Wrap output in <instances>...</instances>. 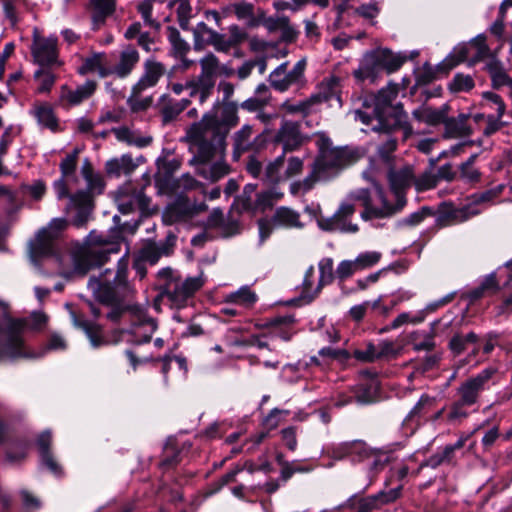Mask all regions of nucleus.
I'll use <instances>...</instances> for the list:
<instances>
[{"label":"nucleus","instance_id":"nucleus-7","mask_svg":"<svg viewBox=\"0 0 512 512\" xmlns=\"http://www.w3.org/2000/svg\"><path fill=\"white\" fill-rule=\"evenodd\" d=\"M199 63L201 73L186 81L185 87L189 91V97L197 98L199 103L203 104L213 94L220 62L214 54L209 53Z\"/></svg>","mask_w":512,"mask_h":512},{"label":"nucleus","instance_id":"nucleus-57","mask_svg":"<svg viewBox=\"0 0 512 512\" xmlns=\"http://www.w3.org/2000/svg\"><path fill=\"white\" fill-rule=\"evenodd\" d=\"M387 462H388V456L386 454H383L376 450H372L371 458L367 457L364 464H365V467H366L369 475H371V474H376L377 472L382 470L385 467Z\"/></svg>","mask_w":512,"mask_h":512},{"label":"nucleus","instance_id":"nucleus-19","mask_svg":"<svg viewBox=\"0 0 512 512\" xmlns=\"http://www.w3.org/2000/svg\"><path fill=\"white\" fill-rule=\"evenodd\" d=\"M116 202L122 214H130L135 211L144 214L148 211L150 199L144 194L143 189L127 184L119 189Z\"/></svg>","mask_w":512,"mask_h":512},{"label":"nucleus","instance_id":"nucleus-15","mask_svg":"<svg viewBox=\"0 0 512 512\" xmlns=\"http://www.w3.org/2000/svg\"><path fill=\"white\" fill-rule=\"evenodd\" d=\"M202 285L203 279L200 276L188 277L185 280L170 279L164 286L162 296L167 298L172 306L180 308Z\"/></svg>","mask_w":512,"mask_h":512},{"label":"nucleus","instance_id":"nucleus-4","mask_svg":"<svg viewBox=\"0 0 512 512\" xmlns=\"http://www.w3.org/2000/svg\"><path fill=\"white\" fill-rule=\"evenodd\" d=\"M398 95V85L389 84L382 88L376 95L365 99L363 106L369 108L368 101L373 103L371 112L356 110L355 118L367 126H371L372 131H390L401 129L404 137L412 133V127L408 123V116L402 106H393L392 101Z\"/></svg>","mask_w":512,"mask_h":512},{"label":"nucleus","instance_id":"nucleus-28","mask_svg":"<svg viewBox=\"0 0 512 512\" xmlns=\"http://www.w3.org/2000/svg\"><path fill=\"white\" fill-rule=\"evenodd\" d=\"M341 78L336 75L325 77L318 85L317 93L311 95L319 104L336 99L340 102Z\"/></svg>","mask_w":512,"mask_h":512},{"label":"nucleus","instance_id":"nucleus-34","mask_svg":"<svg viewBox=\"0 0 512 512\" xmlns=\"http://www.w3.org/2000/svg\"><path fill=\"white\" fill-rule=\"evenodd\" d=\"M71 317L74 326L81 328L85 332L91 345L94 348H98L106 343L103 337L102 329L99 325L79 318L74 312H71Z\"/></svg>","mask_w":512,"mask_h":512},{"label":"nucleus","instance_id":"nucleus-55","mask_svg":"<svg viewBox=\"0 0 512 512\" xmlns=\"http://www.w3.org/2000/svg\"><path fill=\"white\" fill-rule=\"evenodd\" d=\"M350 441L331 443L323 448V453L334 460L349 459Z\"/></svg>","mask_w":512,"mask_h":512},{"label":"nucleus","instance_id":"nucleus-46","mask_svg":"<svg viewBox=\"0 0 512 512\" xmlns=\"http://www.w3.org/2000/svg\"><path fill=\"white\" fill-rule=\"evenodd\" d=\"M314 105H316L315 98L310 96L308 99L298 102L286 100L282 103L281 109L289 114H299L305 116L311 113Z\"/></svg>","mask_w":512,"mask_h":512},{"label":"nucleus","instance_id":"nucleus-30","mask_svg":"<svg viewBox=\"0 0 512 512\" xmlns=\"http://www.w3.org/2000/svg\"><path fill=\"white\" fill-rule=\"evenodd\" d=\"M469 116L467 114H459L457 117H445L443 122L445 126L444 136L446 138H464L472 133V129L468 124Z\"/></svg>","mask_w":512,"mask_h":512},{"label":"nucleus","instance_id":"nucleus-63","mask_svg":"<svg viewBox=\"0 0 512 512\" xmlns=\"http://www.w3.org/2000/svg\"><path fill=\"white\" fill-rule=\"evenodd\" d=\"M34 78L39 80V93L49 92L56 80L54 74L49 71H45L42 68L35 71Z\"/></svg>","mask_w":512,"mask_h":512},{"label":"nucleus","instance_id":"nucleus-10","mask_svg":"<svg viewBox=\"0 0 512 512\" xmlns=\"http://www.w3.org/2000/svg\"><path fill=\"white\" fill-rule=\"evenodd\" d=\"M306 65L305 58L300 59L290 71H287V62L280 64L269 75L271 87L278 92H285L292 86H303L305 83Z\"/></svg>","mask_w":512,"mask_h":512},{"label":"nucleus","instance_id":"nucleus-23","mask_svg":"<svg viewBox=\"0 0 512 512\" xmlns=\"http://www.w3.org/2000/svg\"><path fill=\"white\" fill-rule=\"evenodd\" d=\"M96 88L97 83L93 80H87L84 84L77 86L75 89L63 85L60 89L59 100L61 104L65 106H77L89 99L95 93Z\"/></svg>","mask_w":512,"mask_h":512},{"label":"nucleus","instance_id":"nucleus-1","mask_svg":"<svg viewBox=\"0 0 512 512\" xmlns=\"http://www.w3.org/2000/svg\"><path fill=\"white\" fill-rule=\"evenodd\" d=\"M67 222L63 218H54L47 228L42 229L30 244V255L35 264L55 266L56 272L66 275L68 272L86 274L93 266L107 261L108 254L118 253L119 245L106 243L102 236L90 234L89 247L75 246L68 254H63L54 237L62 231Z\"/></svg>","mask_w":512,"mask_h":512},{"label":"nucleus","instance_id":"nucleus-59","mask_svg":"<svg viewBox=\"0 0 512 512\" xmlns=\"http://www.w3.org/2000/svg\"><path fill=\"white\" fill-rule=\"evenodd\" d=\"M474 87V80L469 75L456 74L449 84L452 92H468Z\"/></svg>","mask_w":512,"mask_h":512},{"label":"nucleus","instance_id":"nucleus-49","mask_svg":"<svg viewBox=\"0 0 512 512\" xmlns=\"http://www.w3.org/2000/svg\"><path fill=\"white\" fill-rule=\"evenodd\" d=\"M349 460L353 463H365L367 457L371 458L372 449L362 440L350 441Z\"/></svg>","mask_w":512,"mask_h":512},{"label":"nucleus","instance_id":"nucleus-14","mask_svg":"<svg viewBox=\"0 0 512 512\" xmlns=\"http://www.w3.org/2000/svg\"><path fill=\"white\" fill-rule=\"evenodd\" d=\"M490 48L486 43L484 34L477 35L469 44L460 45L454 48L450 57L447 59L448 65L454 67L460 62L470 61L475 63L486 58H491Z\"/></svg>","mask_w":512,"mask_h":512},{"label":"nucleus","instance_id":"nucleus-45","mask_svg":"<svg viewBox=\"0 0 512 512\" xmlns=\"http://www.w3.org/2000/svg\"><path fill=\"white\" fill-rule=\"evenodd\" d=\"M380 61H382L383 69L388 73L397 71L405 62V57L394 54L389 49H378Z\"/></svg>","mask_w":512,"mask_h":512},{"label":"nucleus","instance_id":"nucleus-25","mask_svg":"<svg viewBox=\"0 0 512 512\" xmlns=\"http://www.w3.org/2000/svg\"><path fill=\"white\" fill-rule=\"evenodd\" d=\"M382 61L378 54V49L367 52L357 70L354 71V77L360 81L369 80L375 82L379 74L383 71Z\"/></svg>","mask_w":512,"mask_h":512},{"label":"nucleus","instance_id":"nucleus-38","mask_svg":"<svg viewBox=\"0 0 512 512\" xmlns=\"http://www.w3.org/2000/svg\"><path fill=\"white\" fill-rule=\"evenodd\" d=\"M112 132L117 140L139 148L146 147L152 142V138L150 136L140 135L127 127L114 128L112 129Z\"/></svg>","mask_w":512,"mask_h":512},{"label":"nucleus","instance_id":"nucleus-51","mask_svg":"<svg viewBox=\"0 0 512 512\" xmlns=\"http://www.w3.org/2000/svg\"><path fill=\"white\" fill-rule=\"evenodd\" d=\"M256 300V294L248 286H243L236 292L230 293L227 296V302L245 307L254 304Z\"/></svg>","mask_w":512,"mask_h":512},{"label":"nucleus","instance_id":"nucleus-16","mask_svg":"<svg viewBox=\"0 0 512 512\" xmlns=\"http://www.w3.org/2000/svg\"><path fill=\"white\" fill-rule=\"evenodd\" d=\"M402 487V484L399 483L396 487L388 491H380L375 495L367 497L353 495L347 500L345 506L354 512H372L398 499L401 495Z\"/></svg>","mask_w":512,"mask_h":512},{"label":"nucleus","instance_id":"nucleus-50","mask_svg":"<svg viewBox=\"0 0 512 512\" xmlns=\"http://www.w3.org/2000/svg\"><path fill=\"white\" fill-rule=\"evenodd\" d=\"M282 194L277 193L273 190H267L261 193L256 194V199L253 202V206L249 211L261 210L264 211L267 208H270L281 198Z\"/></svg>","mask_w":512,"mask_h":512},{"label":"nucleus","instance_id":"nucleus-12","mask_svg":"<svg viewBox=\"0 0 512 512\" xmlns=\"http://www.w3.org/2000/svg\"><path fill=\"white\" fill-rule=\"evenodd\" d=\"M31 54L34 62L44 67L61 66L59 59L58 38L55 35L41 36L36 30L33 34Z\"/></svg>","mask_w":512,"mask_h":512},{"label":"nucleus","instance_id":"nucleus-54","mask_svg":"<svg viewBox=\"0 0 512 512\" xmlns=\"http://www.w3.org/2000/svg\"><path fill=\"white\" fill-rule=\"evenodd\" d=\"M509 8H512V0H504L499 7V14L497 19L490 26V32L499 40H502L503 38L504 21L506 18V12Z\"/></svg>","mask_w":512,"mask_h":512},{"label":"nucleus","instance_id":"nucleus-60","mask_svg":"<svg viewBox=\"0 0 512 512\" xmlns=\"http://www.w3.org/2000/svg\"><path fill=\"white\" fill-rule=\"evenodd\" d=\"M433 210L429 207H422L416 212L411 213L409 216L399 221V225L417 226L424 221L427 217L433 216Z\"/></svg>","mask_w":512,"mask_h":512},{"label":"nucleus","instance_id":"nucleus-64","mask_svg":"<svg viewBox=\"0 0 512 512\" xmlns=\"http://www.w3.org/2000/svg\"><path fill=\"white\" fill-rule=\"evenodd\" d=\"M467 404L462 403L460 399H457L450 407L447 413V419L451 423L460 422L468 416Z\"/></svg>","mask_w":512,"mask_h":512},{"label":"nucleus","instance_id":"nucleus-44","mask_svg":"<svg viewBox=\"0 0 512 512\" xmlns=\"http://www.w3.org/2000/svg\"><path fill=\"white\" fill-rule=\"evenodd\" d=\"M284 160H285V154L282 153L280 156H278L273 161L269 162L265 169V179L269 183H279L281 181H285L284 178Z\"/></svg>","mask_w":512,"mask_h":512},{"label":"nucleus","instance_id":"nucleus-29","mask_svg":"<svg viewBox=\"0 0 512 512\" xmlns=\"http://www.w3.org/2000/svg\"><path fill=\"white\" fill-rule=\"evenodd\" d=\"M139 62V53L133 47H127L121 51L119 62L116 65L111 63V75L118 78L127 77Z\"/></svg>","mask_w":512,"mask_h":512},{"label":"nucleus","instance_id":"nucleus-8","mask_svg":"<svg viewBox=\"0 0 512 512\" xmlns=\"http://www.w3.org/2000/svg\"><path fill=\"white\" fill-rule=\"evenodd\" d=\"M164 66L156 61L147 60L144 64V72L138 82L132 87L129 102L135 110H144L150 106L152 99L146 97L139 100L140 95L147 89L154 87L164 75Z\"/></svg>","mask_w":512,"mask_h":512},{"label":"nucleus","instance_id":"nucleus-32","mask_svg":"<svg viewBox=\"0 0 512 512\" xmlns=\"http://www.w3.org/2000/svg\"><path fill=\"white\" fill-rule=\"evenodd\" d=\"M128 310L135 316L137 320L136 327L144 328V335L141 340H137V343H146L151 340L152 334L157 329V324L154 319L148 317L146 313V309L141 305H131L128 306Z\"/></svg>","mask_w":512,"mask_h":512},{"label":"nucleus","instance_id":"nucleus-36","mask_svg":"<svg viewBox=\"0 0 512 512\" xmlns=\"http://www.w3.org/2000/svg\"><path fill=\"white\" fill-rule=\"evenodd\" d=\"M224 14L233 12L238 20L244 21L248 27H255L258 25V20L254 14V5L249 2L233 3L223 10Z\"/></svg>","mask_w":512,"mask_h":512},{"label":"nucleus","instance_id":"nucleus-20","mask_svg":"<svg viewBox=\"0 0 512 512\" xmlns=\"http://www.w3.org/2000/svg\"><path fill=\"white\" fill-rule=\"evenodd\" d=\"M306 140L300 124L293 121H283L274 136V143L282 145L284 154L299 149Z\"/></svg>","mask_w":512,"mask_h":512},{"label":"nucleus","instance_id":"nucleus-17","mask_svg":"<svg viewBox=\"0 0 512 512\" xmlns=\"http://www.w3.org/2000/svg\"><path fill=\"white\" fill-rule=\"evenodd\" d=\"M205 210H207V205L204 202L191 204L187 197L180 195L165 208L162 219L165 224L173 225L188 221Z\"/></svg>","mask_w":512,"mask_h":512},{"label":"nucleus","instance_id":"nucleus-37","mask_svg":"<svg viewBox=\"0 0 512 512\" xmlns=\"http://www.w3.org/2000/svg\"><path fill=\"white\" fill-rule=\"evenodd\" d=\"M447 114L446 106L440 109H435L429 106H422L413 111V117L419 122H424L429 125H438L445 121Z\"/></svg>","mask_w":512,"mask_h":512},{"label":"nucleus","instance_id":"nucleus-27","mask_svg":"<svg viewBox=\"0 0 512 512\" xmlns=\"http://www.w3.org/2000/svg\"><path fill=\"white\" fill-rule=\"evenodd\" d=\"M191 101L189 98L175 99L170 95L164 94L161 96L158 107L159 112L164 123H169L175 120L189 105Z\"/></svg>","mask_w":512,"mask_h":512},{"label":"nucleus","instance_id":"nucleus-47","mask_svg":"<svg viewBox=\"0 0 512 512\" xmlns=\"http://www.w3.org/2000/svg\"><path fill=\"white\" fill-rule=\"evenodd\" d=\"M314 266L311 265L305 272L304 280L302 282V290H301V299L306 303H311L314 299H316L321 292L316 293V287L313 288L314 282Z\"/></svg>","mask_w":512,"mask_h":512},{"label":"nucleus","instance_id":"nucleus-42","mask_svg":"<svg viewBox=\"0 0 512 512\" xmlns=\"http://www.w3.org/2000/svg\"><path fill=\"white\" fill-rule=\"evenodd\" d=\"M319 279L316 285V293L321 292L323 287L329 285L336 278L334 262L330 257L322 258L318 262Z\"/></svg>","mask_w":512,"mask_h":512},{"label":"nucleus","instance_id":"nucleus-40","mask_svg":"<svg viewBox=\"0 0 512 512\" xmlns=\"http://www.w3.org/2000/svg\"><path fill=\"white\" fill-rule=\"evenodd\" d=\"M31 113L37 119L39 125L45 128H49L53 131L57 129L58 121L54 115L52 107L49 104L42 103L35 105Z\"/></svg>","mask_w":512,"mask_h":512},{"label":"nucleus","instance_id":"nucleus-5","mask_svg":"<svg viewBox=\"0 0 512 512\" xmlns=\"http://www.w3.org/2000/svg\"><path fill=\"white\" fill-rule=\"evenodd\" d=\"M88 289L98 301L112 306V309L106 315L107 319L112 322L119 321L124 310L118 306V303L129 292L127 261L122 258L118 261L116 271L106 269L99 277L90 278Z\"/></svg>","mask_w":512,"mask_h":512},{"label":"nucleus","instance_id":"nucleus-31","mask_svg":"<svg viewBox=\"0 0 512 512\" xmlns=\"http://www.w3.org/2000/svg\"><path fill=\"white\" fill-rule=\"evenodd\" d=\"M52 442V435L50 431H44L37 439V445L39 447L41 462L55 475L61 474V467L53 458L50 451V445Z\"/></svg>","mask_w":512,"mask_h":512},{"label":"nucleus","instance_id":"nucleus-6","mask_svg":"<svg viewBox=\"0 0 512 512\" xmlns=\"http://www.w3.org/2000/svg\"><path fill=\"white\" fill-rule=\"evenodd\" d=\"M357 160V153L348 147H332L329 139H322L319 155L312 171L320 181L335 176L341 169Z\"/></svg>","mask_w":512,"mask_h":512},{"label":"nucleus","instance_id":"nucleus-61","mask_svg":"<svg viewBox=\"0 0 512 512\" xmlns=\"http://www.w3.org/2000/svg\"><path fill=\"white\" fill-rule=\"evenodd\" d=\"M317 181H320V180L317 178V176L314 174V172L311 171V173L306 178H304L302 181H295V182L291 183L290 192L293 195H297L300 193H306L313 188V186L315 185V183Z\"/></svg>","mask_w":512,"mask_h":512},{"label":"nucleus","instance_id":"nucleus-22","mask_svg":"<svg viewBox=\"0 0 512 512\" xmlns=\"http://www.w3.org/2000/svg\"><path fill=\"white\" fill-rule=\"evenodd\" d=\"M77 72L80 75L96 73L100 78L111 75V56L105 52H93L82 59Z\"/></svg>","mask_w":512,"mask_h":512},{"label":"nucleus","instance_id":"nucleus-26","mask_svg":"<svg viewBox=\"0 0 512 512\" xmlns=\"http://www.w3.org/2000/svg\"><path fill=\"white\" fill-rule=\"evenodd\" d=\"M20 337L21 342L23 345V355L16 356L13 360L19 359V358H26V359H34V358H40L45 355L48 351H65L68 347L67 340L64 338L63 335L57 332H53L50 334V336L47 339L46 345L39 351V352H33L30 351L28 346L26 345L23 337H22V325L20 324Z\"/></svg>","mask_w":512,"mask_h":512},{"label":"nucleus","instance_id":"nucleus-13","mask_svg":"<svg viewBox=\"0 0 512 512\" xmlns=\"http://www.w3.org/2000/svg\"><path fill=\"white\" fill-rule=\"evenodd\" d=\"M497 196L495 190H487L485 192L474 194L471 196L469 202L458 208H450L444 211L448 224H455L467 221L468 219L479 215L484 210V205L491 203Z\"/></svg>","mask_w":512,"mask_h":512},{"label":"nucleus","instance_id":"nucleus-21","mask_svg":"<svg viewBox=\"0 0 512 512\" xmlns=\"http://www.w3.org/2000/svg\"><path fill=\"white\" fill-rule=\"evenodd\" d=\"M67 212L75 211L71 222L76 227H83L89 220L92 212V200L87 191H78L70 196L66 207Z\"/></svg>","mask_w":512,"mask_h":512},{"label":"nucleus","instance_id":"nucleus-43","mask_svg":"<svg viewBox=\"0 0 512 512\" xmlns=\"http://www.w3.org/2000/svg\"><path fill=\"white\" fill-rule=\"evenodd\" d=\"M90 6L94 10L93 22L95 24L103 23L107 16L115 10L114 0H90Z\"/></svg>","mask_w":512,"mask_h":512},{"label":"nucleus","instance_id":"nucleus-58","mask_svg":"<svg viewBox=\"0 0 512 512\" xmlns=\"http://www.w3.org/2000/svg\"><path fill=\"white\" fill-rule=\"evenodd\" d=\"M169 41L172 46L173 54L177 58H182L190 50L189 44L181 38L180 33L176 29L170 30Z\"/></svg>","mask_w":512,"mask_h":512},{"label":"nucleus","instance_id":"nucleus-35","mask_svg":"<svg viewBox=\"0 0 512 512\" xmlns=\"http://www.w3.org/2000/svg\"><path fill=\"white\" fill-rule=\"evenodd\" d=\"M486 69L491 77L493 87L500 88L508 86L512 88V78L507 75L502 63L496 58V56H492L488 60L486 63Z\"/></svg>","mask_w":512,"mask_h":512},{"label":"nucleus","instance_id":"nucleus-56","mask_svg":"<svg viewBox=\"0 0 512 512\" xmlns=\"http://www.w3.org/2000/svg\"><path fill=\"white\" fill-rule=\"evenodd\" d=\"M381 259V253L377 251H366L360 253L353 261L357 271H362L376 265Z\"/></svg>","mask_w":512,"mask_h":512},{"label":"nucleus","instance_id":"nucleus-33","mask_svg":"<svg viewBox=\"0 0 512 512\" xmlns=\"http://www.w3.org/2000/svg\"><path fill=\"white\" fill-rule=\"evenodd\" d=\"M434 398L427 395L420 397L419 401L415 404L412 410L408 413L403 421V425L414 430L420 425V419L426 415L430 408L434 405Z\"/></svg>","mask_w":512,"mask_h":512},{"label":"nucleus","instance_id":"nucleus-18","mask_svg":"<svg viewBox=\"0 0 512 512\" xmlns=\"http://www.w3.org/2000/svg\"><path fill=\"white\" fill-rule=\"evenodd\" d=\"M355 213V207L350 203H343L331 217H321L317 220L320 229L329 232L356 233L358 225L353 224L350 218Z\"/></svg>","mask_w":512,"mask_h":512},{"label":"nucleus","instance_id":"nucleus-2","mask_svg":"<svg viewBox=\"0 0 512 512\" xmlns=\"http://www.w3.org/2000/svg\"><path fill=\"white\" fill-rule=\"evenodd\" d=\"M219 116L216 112L205 114L199 123L192 127L199 140L198 151L190 161L196 164L197 173L204 179L216 182L230 172V167L220 156L215 157L216 145H221L228 131L237 125L238 104L234 101L220 103Z\"/></svg>","mask_w":512,"mask_h":512},{"label":"nucleus","instance_id":"nucleus-52","mask_svg":"<svg viewBox=\"0 0 512 512\" xmlns=\"http://www.w3.org/2000/svg\"><path fill=\"white\" fill-rule=\"evenodd\" d=\"M275 325L277 326L275 333L282 340L288 341L292 338L295 333L293 329V325L295 323V318L292 315H287L283 317H278L274 320Z\"/></svg>","mask_w":512,"mask_h":512},{"label":"nucleus","instance_id":"nucleus-62","mask_svg":"<svg viewBox=\"0 0 512 512\" xmlns=\"http://www.w3.org/2000/svg\"><path fill=\"white\" fill-rule=\"evenodd\" d=\"M413 185L415 186L416 190L420 192L430 190L436 187L437 176L431 171H426L417 178L414 176Z\"/></svg>","mask_w":512,"mask_h":512},{"label":"nucleus","instance_id":"nucleus-9","mask_svg":"<svg viewBox=\"0 0 512 512\" xmlns=\"http://www.w3.org/2000/svg\"><path fill=\"white\" fill-rule=\"evenodd\" d=\"M496 372L495 368L488 367L463 381L456 390L458 399L470 407L477 404L481 394L490 389Z\"/></svg>","mask_w":512,"mask_h":512},{"label":"nucleus","instance_id":"nucleus-53","mask_svg":"<svg viewBox=\"0 0 512 512\" xmlns=\"http://www.w3.org/2000/svg\"><path fill=\"white\" fill-rule=\"evenodd\" d=\"M482 106L484 109H490L495 111L492 115L503 116L506 110V106L502 98L494 92H484Z\"/></svg>","mask_w":512,"mask_h":512},{"label":"nucleus","instance_id":"nucleus-39","mask_svg":"<svg viewBox=\"0 0 512 512\" xmlns=\"http://www.w3.org/2000/svg\"><path fill=\"white\" fill-rule=\"evenodd\" d=\"M272 221L278 226H284L287 228L303 227V224L300 221L299 213L284 206L276 209L272 217Z\"/></svg>","mask_w":512,"mask_h":512},{"label":"nucleus","instance_id":"nucleus-11","mask_svg":"<svg viewBox=\"0 0 512 512\" xmlns=\"http://www.w3.org/2000/svg\"><path fill=\"white\" fill-rule=\"evenodd\" d=\"M23 354L20 322L13 319L0 320V362L13 360Z\"/></svg>","mask_w":512,"mask_h":512},{"label":"nucleus","instance_id":"nucleus-48","mask_svg":"<svg viewBox=\"0 0 512 512\" xmlns=\"http://www.w3.org/2000/svg\"><path fill=\"white\" fill-rule=\"evenodd\" d=\"M349 460L353 463H365L367 457L371 458L372 449L362 440L350 441Z\"/></svg>","mask_w":512,"mask_h":512},{"label":"nucleus","instance_id":"nucleus-41","mask_svg":"<svg viewBox=\"0 0 512 512\" xmlns=\"http://www.w3.org/2000/svg\"><path fill=\"white\" fill-rule=\"evenodd\" d=\"M81 174L86 181L88 193H101L104 188V182L100 174L94 172V169L88 160H85L81 167Z\"/></svg>","mask_w":512,"mask_h":512},{"label":"nucleus","instance_id":"nucleus-3","mask_svg":"<svg viewBox=\"0 0 512 512\" xmlns=\"http://www.w3.org/2000/svg\"><path fill=\"white\" fill-rule=\"evenodd\" d=\"M390 189L395 198L392 204L378 184H374V193L358 189L350 194L352 200L358 201L364 208L361 218L365 221L390 217L401 211L406 204L405 191L413 185L414 174L410 166L400 170H391L388 174Z\"/></svg>","mask_w":512,"mask_h":512},{"label":"nucleus","instance_id":"nucleus-24","mask_svg":"<svg viewBox=\"0 0 512 512\" xmlns=\"http://www.w3.org/2000/svg\"><path fill=\"white\" fill-rule=\"evenodd\" d=\"M261 136L254 135L253 127L245 124L233 135V156L238 159L241 154L257 150Z\"/></svg>","mask_w":512,"mask_h":512}]
</instances>
